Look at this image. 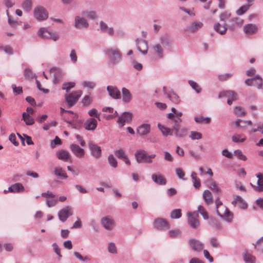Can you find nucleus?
Returning <instances> with one entry per match:
<instances>
[{
	"mask_svg": "<svg viewBox=\"0 0 263 263\" xmlns=\"http://www.w3.org/2000/svg\"><path fill=\"white\" fill-rule=\"evenodd\" d=\"M173 43L167 33L161 35L159 37V42L154 43L151 46L153 54L159 59H162L164 57V49L168 50L172 48Z\"/></svg>",
	"mask_w": 263,
	"mask_h": 263,
	"instance_id": "1",
	"label": "nucleus"
},
{
	"mask_svg": "<svg viewBox=\"0 0 263 263\" xmlns=\"http://www.w3.org/2000/svg\"><path fill=\"white\" fill-rule=\"evenodd\" d=\"M243 23V20L238 17H232L228 23H224L222 25L219 23H216L214 25V29L221 35L225 34L228 30L234 31L240 28Z\"/></svg>",
	"mask_w": 263,
	"mask_h": 263,
	"instance_id": "2",
	"label": "nucleus"
},
{
	"mask_svg": "<svg viewBox=\"0 0 263 263\" xmlns=\"http://www.w3.org/2000/svg\"><path fill=\"white\" fill-rule=\"evenodd\" d=\"M104 53L108 58V64L110 66L118 65L122 59V55L117 47H109L104 50Z\"/></svg>",
	"mask_w": 263,
	"mask_h": 263,
	"instance_id": "3",
	"label": "nucleus"
},
{
	"mask_svg": "<svg viewBox=\"0 0 263 263\" xmlns=\"http://www.w3.org/2000/svg\"><path fill=\"white\" fill-rule=\"evenodd\" d=\"M37 34L40 37L45 40H51L53 41H57L59 39V36L56 32H52L46 27L40 28Z\"/></svg>",
	"mask_w": 263,
	"mask_h": 263,
	"instance_id": "4",
	"label": "nucleus"
},
{
	"mask_svg": "<svg viewBox=\"0 0 263 263\" xmlns=\"http://www.w3.org/2000/svg\"><path fill=\"white\" fill-rule=\"evenodd\" d=\"M82 95V91L81 90L72 91L71 93L66 94L65 99L68 107H71L74 105Z\"/></svg>",
	"mask_w": 263,
	"mask_h": 263,
	"instance_id": "5",
	"label": "nucleus"
},
{
	"mask_svg": "<svg viewBox=\"0 0 263 263\" xmlns=\"http://www.w3.org/2000/svg\"><path fill=\"white\" fill-rule=\"evenodd\" d=\"M187 223L189 226L194 230H197L200 226V221L198 219L199 215L198 212H188Z\"/></svg>",
	"mask_w": 263,
	"mask_h": 263,
	"instance_id": "6",
	"label": "nucleus"
},
{
	"mask_svg": "<svg viewBox=\"0 0 263 263\" xmlns=\"http://www.w3.org/2000/svg\"><path fill=\"white\" fill-rule=\"evenodd\" d=\"M89 24L86 18L81 15H76L74 17V27L79 30L87 29Z\"/></svg>",
	"mask_w": 263,
	"mask_h": 263,
	"instance_id": "7",
	"label": "nucleus"
},
{
	"mask_svg": "<svg viewBox=\"0 0 263 263\" xmlns=\"http://www.w3.org/2000/svg\"><path fill=\"white\" fill-rule=\"evenodd\" d=\"M34 16L38 21H43L47 19L48 13L43 6H37L34 9Z\"/></svg>",
	"mask_w": 263,
	"mask_h": 263,
	"instance_id": "8",
	"label": "nucleus"
},
{
	"mask_svg": "<svg viewBox=\"0 0 263 263\" xmlns=\"http://www.w3.org/2000/svg\"><path fill=\"white\" fill-rule=\"evenodd\" d=\"M190 248L195 252H201L204 248V243L196 238H191L188 240Z\"/></svg>",
	"mask_w": 263,
	"mask_h": 263,
	"instance_id": "9",
	"label": "nucleus"
},
{
	"mask_svg": "<svg viewBox=\"0 0 263 263\" xmlns=\"http://www.w3.org/2000/svg\"><path fill=\"white\" fill-rule=\"evenodd\" d=\"M72 214L73 210L72 208L70 206H66L59 211L58 217L62 222H64Z\"/></svg>",
	"mask_w": 263,
	"mask_h": 263,
	"instance_id": "10",
	"label": "nucleus"
},
{
	"mask_svg": "<svg viewBox=\"0 0 263 263\" xmlns=\"http://www.w3.org/2000/svg\"><path fill=\"white\" fill-rule=\"evenodd\" d=\"M91 155L96 159H99L102 156V149L98 145L89 142L88 144Z\"/></svg>",
	"mask_w": 263,
	"mask_h": 263,
	"instance_id": "11",
	"label": "nucleus"
},
{
	"mask_svg": "<svg viewBox=\"0 0 263 263\" xmlns=\"http://www.w3.org/2000/svg\"><path fill=\"white\" fill-rule=\"evenodd\" d=\"M101 223L104 228L108 231L112 230L115 227V221L110 216L103 217L101 220Z\"/></svg>",
	"mask_w": 263,
	"mask_h": 263,
	"instance_id": "12",
	"label": "nucleus"
},
{
	"mask_svg": "<svg viewBox=\"0 0 263 263\" xmlns=\"http://www.w3.org/2000/svg\"><path fill=\"white\" fill-rule=\"evenodd\" d=\"M137 49L142 54L145 55L147 53L148 43L147 41L143 39H137L136 40Z\"/></svg>",
	"mask_w": 263,
	"mask_h": 263,
	"instance_id": "13",
	"label": "nucleus"
},
{
	"mask_svg": "<svg viewBox=\"0 0 263 263\" xmlns=\"http://www.w3.org/2000/svg\"><path fill=\"white\" fill-rule=\"evenodd\" d=\"M133 115L130 112H124L118 119L117 122L119 127H122L126 122H130L132 120Z\"/></svg>",
	"mask_w": 263,
	"mask_h": 263,
	"instance_id": "14",
	"label": "nucleus"
},
{
	"mask_svg": "<svg viewBox=\"0 0 263 263\" xmlns=\"http://www.w3.org/2000/svg\"><path fill=\"white\" fill-rule=\"evenodd\" d=\"M155 229L163 230L169 229L170 226L167 220L162 218H158L155 220L153 223Z\"/></svg>",
	"mask_w": 263,
	"mask_h": 263,
	"instance_id": "15",
	"label": "nucleus"
},
{
	"mask_svg": "<svg viewBox=\"0 0 263 263\" xmlns=\"http://www.w3.org/2000/svg\"><path fill=\"white\" fill-rule=\"evenodd\" d=\"M222 210L223 213L221 211H217V215L225 221L228 222H231L233 217V214L226 206H222Z\"/></svg>",
	"mask_w": 263,
	"mask_h": 263,
	"instance_id": "16",
	"label": "nucleus"
},
{
	"mask_svg": "<svg viewBox=\"0 0 263 263\" xmlns=\"http://www.w3.org/2000/svg\"><path fill=\"white\" fill-rule=\"evenodd\" d=\"M187 134V129L185 127H180V125L173 126V135L179 138H183Z\"/></svg>",
	"mask_w": 263,
	"mask_h": 263,
	"instance_id": "17",
	"label": "nucleus"
},
{
	"mask_svg": "<svg viewBox=\"0 0 263 263\" xmlns=\"http://www.w3.org/2000/svg\"><path fill=\"white\" fill-rule=\"evenodd\" d=\"M109 95L114 99H119L121 98V92L116 86H108L106 88Z\"/></svg>",
	"mask_w": 263,
	"mask_h": 263,
	"instance_id": "18",
	"label": "nucleus"
},
{
	"mask_svg": "<svg viewBox=\"0 0 263 263\" xmlns=\"http://www.w3.org/2000/svg\"><path fill=\"white\" fill-rule=\"evenodd\" d=\"M98 30L106 33L110 36H113L115 34L114 28L112 27H109L107 24L103 21H101L99 23V29H98Z\"/></svg>",
	"mask_w": 263,
	"mask_h": 263,
	"instance_id": "19",
	"label": "nucleus"
},
{
	"mask_svg": "<svg viewBox=\"0 0 263 263\" xmlns=\"http://www.w3.org/2000/svg\"><path fill=\"white\" fill-rule=\"evenodd\" d=\"M256 177L258 178L257 182V185L252 184L250 183V185L252 187L253 190L257 192H263V175L261 173H258L256 175Z\"/></svg>",
	"mask_w": 263,
	"mask_h": 263,
	"instance_id": "20",
	"label": "nucleus"
},
{
	"mask_svg": "<svg viewBox=\"0 0 263 263\" xmlns=\"http://www.w3.org/2000/svg\"><path fill=\"white\" fill-rule=\"evenodd\" d=\"M98 122L94 118L87 119L84 123V127L87 130H94L97 126Z\"/></svg>",
	"mask_w": 263,
	"mask_h": 263,
	"instance_id": "21",
	"label": "nucleus"
},
{
	"mask_svg": "<svg viewBox=\"0 0 263 263\" xmlns=\"http://www.w3.org/2000/svg\"><path fill=\"white\" fill-rule=\"evenodd\" d=\"M137 133L140 136H144L149 133L151 131V125L149 124H142L137 128Z\"/></svg>",
	"mask_w": 263,
	"mask_h": 263,
	"instance_id": "22",
	"label": "nucleus"
},
{
	"mask_svg": "<svg viewBox=\"0 0 263 263\" xmlns=\"http://www.w3.org/2000/svg\"><path fill=\"white\" fill-rule=\"evenodd\" d=\"M152 179L155 183L158 185H164L166 183V179L160 173L152 174Z\"/></svg>",
	"mask_w": 263,
	"mask_h": 263,
	"instance_id": "23",
	"label": "nucleus"
},
{
	"mask_svg": "<svg viewBox=\"0 0 263 263\" xmlns=\"http://www.w3.org/2000/svg\"><path fill=\"white\" fill-rule=\"evenodd\" d=\"M147 155V152L144 149H138L135 153L136 161L138 163H143Z\"/></svg>",
	"mask_w": 263,
	"mask_h": 263,
	"instance_id": "24",
	"label": "nucleus"
},
{
	"mask_svg": "<svg viewBox=\"0 0 263 263\" xmlns=\"http://www.w3.org/2000/svg\"><path fill=\"white\" fill-rule=\"evenodd\" d=\"M51 72L54 73L53 83L57 84L60 82L63 77V73L61 70L57 68H53L51 69Z\"/></svg>",
	"mask_w": 263,
	"mask_h": 263,
	"instance_id": "25",
	"label": "nucleus"
},
{
	"mask_svg": "<svg viewBox=\"0 0 263 263\" xmlns=\"http://www.w3.org/2000/svg\"><path fill=\"white\" fill-rule=\"evenodd\" d=\"M70 149L77 157L81 158L84 155V150L76 144L70 145Z\"/></svg>",
	"mask_w": 263,
	"mask_h": 263,
	"instance_id": "26",
	"label": "nucleus"
},
{
	"mask_svg": "<svg viewBox=\"0 0 263 263\" xmlns=\"http://www.w3.org/2000/svg\"><path fill=\"white\" fill-rule=\"evenodd\" d=\"M203 23L201 22H194L191 24V25L186 27L185 30L186 31L194 32L203 27Z\"/></svg>",
	"mask_w": 263,
	"mask_h": 263,
	"instance_id": "27",
	"label": "nucleus"
},
{
	"mask_svg": "<svg viewBox=\"0 0 263 263\" xmlns=\"http://www.w3.org/2000/svg\"><path fill=\"white\" fill-rule=\"evenodd\" d=\"M232 204L235 206L237 205L239 208L243 210L248 207L247 203L240 196H236L235 199L232 202Z\"/></svg>",
	"mask_w": 263,
	"mask_h": 263,
	"instance_id": "28",
	"label": "nucleus"
},
{
	"mask_svg": "<svg viewBox=\"0 0 263 263\" xmlns=\"http://www.w3.org/2000/svg\"><path fill=\"white\" fill-rule=\"evenodd\" d=\"M227 97L228 99L230 97H232L233 99H237V93L232 90H224L219 92L218 98V99H221Z\"/></svg>",
	"mask_w": 263,
	"mask_h": 263,
	"instance_id": "29",
	"label": "nucleus"
},
{
	"mask_svg": "<svg viewBox=\"0 0 263 263\" xmlns=\"http://www.w3.org/2000/svg\"><path fill=\"white\" fill-rule=\"evenodd\" d=\"M207 185L214 193L219 194L221 192V190L217 186L215 181L212 178L207 180Z\"/></svg>",
	"mask_w": 263,
	"mask_h": 263,
	"instance_id": "30",
	"label": "nucleus"
},
{
	"mask_svg": "<svg viewBox=\"0 0 263 263\" xmlns=\"http://www.w3.org/2000/svg\"><path fill=\"white\" fill-rule=\"evenodd\" d=\"M157 126L164 136L173 135V126L172 128H170L161 124L160 123H158Z\"/></svg>",
	"mask_w": 263,
	"mask_h": 263,
	"instance_id": "31",
	"label": "nucleus"
},
{
	"mask_svg": "<svg viewBox=\"0 0 263 263\" xmlns=\"http://www.w3.org/2000/svg\"><path fill=\"white\" fill-rule=\"evenodd\" d=\"M122 101L125 103H128L132 99V95L129 90L125 87L122 88Z\"/></svg>",
	"mask_w": 263,
	"mask_h": 263,
	"instance_id": "32",
	"label": "nucleus"
},
{
	"mask_svg": "<svg viewBox=\"0 0 263 263\" xmlns=\"http://www.w3.org/2000/svg\"><path fill=\"white\" fill-rule=\"evenodd\" d=\"M257 30V27L255 24H248L243 26V31L247 35H252Z\"/></svg>",
	"mask_w": 263,
	"mask_h": 263,
	"instance_id": "33",
	"label": "nucleus"
},
{
	"mask_svg": "<svg viewBox=\"0 0 263 263\" xmlns=\"http://www.w3.org/2000/svg\"><path fill=\"white\" fill-rule=\"evenodd\" d=\"M54 174L60 179H67L68 177L65 171L61 167H55Z\"/></svg>",
	"mask_w": 263,
	"mask_h": 263,
	"instance_id": "34",
	"label": "nucleus"
},
{
	"mask_svg": "<svg viewBox=\"0 0 263 263\" xmlns=\"http://www.w3.org/2000/svg\"><path fill=\"white\" fill-rule=\"evenodd\" d=\"M10 192L20 193L24 191V187L21 183H16L9 187Z\"/></svg>",
	"mask_w": 263,
	"mask_h": 263,
	"instance_id": "35",
	"label": "nucleus"
},
{
	"mask_svg": "<svg viewBox=\"0 0 263 263\" xmlns=\"http://www.w3.org/2000/svg\"><path fill=\"white\" fill-rule=\"evenodd\" d=\"M56 155L59 159L65 161H68L70 157L69 153L67 151L63 149L58 151Z\"/></svg>",
	"mask_w": 263,
	"mask_h": 263,
	"instance_id": "36",
	"label": "nucleus"
},
{
	"mask_svg": "<svg viewBox=\"0 0 263 263\" xmlns=\"http://www.w3.org/2000/svg\"><path fill=\"white\" fill-rule=\"evenodd\" d=\"M203 198L207 204H211L213 202V196L211 192L208 190L204 191L203 193Z\"/></svg>",
	"mask_w": 263,
	"mask_h": 263,
	"instance_id": "37",
	"label": "nucleus"
},
{
	"mask_svg": "<svg viewBox=\"0 0 263 263\" xmlns=\"http://www.w3.org/2000/svg\"><path fill=\"white\" fill-rule=\"evenodd\" d=\"M167 97L175 104H178L180 102L179 97L174 91H170L168 92Z\"/></svg>",
	"mask_w": 263,
	"mask_h": 263,
	"instance_id": "38",
	"label": "nucleus"
},
{
	"mask_svg": "<svg viewBox=\"0 0 263 263\" xmlns=\"http://www.w3.org/2000/svg\"><path fill=\"white\" fill-rule=\"evenodd\" d=\"M82 15H86L89 19L95 20L98 18V15L95 11L83 10L81 12Z\"/></svg>",
	"mask_w": 263,
	"mask_h": 263,
	"instance_id": "39",
	"label": "nucleus"
},
{
	"mask_svg": "<svg viewBox=\"0 0 263 263\" xmlns=\"http://www.w3.org/2000/svg\"><path fill=\"white\" fill-rule=\"evenodd\" d=\"M231 13L228 11H226L221 13L219 16L220 21L222 22L221 25H222L224 23H228L229 20L231 18Z\"/></svg>",
	"mask_w": 263,
	"mask_h": 263,
	"instance_id": "40",
	"label": "nucleus"
},
{
	"mask_svg": "<svg viewBox=\"0 0 263 263\" xmlns=\"http://www.w3.org/2000/svg\"><path fill=\"white\" fill-rule=\"evenodd\" d=\"M22 117L23 120L27 125H32L34 124V121L31 116L29 115V114L24 112L22 114Z\"/></svg>",
	"mask_w": 263,
	"mask_h": 263,
	"instance_id": "41",
	"label": "nucleus"
},
{
	"mask_svg": "<svg viewBox=\"0 0 263 263\" xmlns=\"http://www.w3.org/2000/svg\"><path fill=\"white\" fill-rule=\"evenodd\" d=\"M130 64L134 69L137 71H141L143 69V65L139 63L134 57L130 58Z\"/></svg>",
	"mask_w": 263,
	"mask_h": 263,
	"instance_id": "42",
	"label": "nucleus"
},
{
	"mask_svg": "<svg viewBox=\"0 0 263 263\" xmlns=\"http://www.w3.org/2000/svg\"><path fill=\"white\" fill-rule=\"evenodd\" d=\"M191 178L193 180V185L196 189H199L201 186L200 180L197 177V174L193 172L191 174Z\"/></svg>",
	"mask_w": 263,
	"mask_h": 263,
	"instance_id": "43",
	"label": "nucleus"
},
{
	"mask_svg": "<svg viewBox=\"0 0 263 263\" xmlns=\"http://www.w3.org/2000/svg\"><path fill=\"white\" fill-rule=\"evenodd\" d=\"M194 120L198 123H204L205 124H209L211 122V118L204 117L203 116L195 117Z\"/></svg>",
	"mask_w": 263,
	"mask_h": 263,
	"instance_id": "44",
	"label": "nucleus"
},
{
	"mask_svg": "<svg viewBox=\"0 0 263 263\" xmlns=\"http://www.w3.org/2000/svg\"><path fill=\"white\" fill-rule=\"evenodd\" d=\"M198 212V214L200 213L201 215L203 217V219L205 220H207L209 219V214L208 212L205 210L204 207L202 205H199L198 206V210L196 211Z\"/></svg>",
	"mask_w": 263,
	"mask_h": 263,
	"instance_id": "45",
	"label": "nucleus"
},
{
	"mask_svg": "<svg viewBox=\"0 0 263 263\" xmlns=\"http://www.w3.org/2000/svg\"><path fill=\"white\" fill-rule=\"evenodd\" d=\"M182 116V112H179L177 114V116H175V117H174L173 119H170L171 120H172L174 123V124L173 126H176V125L177 126H179L180 123H181L182 121L181 117Z\"/></svg>",
	"mask_w": 263,
	"mask_h": 263,
	"instance_id": "46",
	"label": "nucleus"
},
{
	"mask_svg": "<svg viewBox=\"0 0 263 263\" xmlns=\"http://www.w3.org/2000/svg\"><path fill=\"white\" fill-rule=\"evenodd\" d=\"M73 255L77 258L83 262H87L90 260V258L88 256H83L78 252H74Z\"/></svg>",
	"mask_w": 263,
	"mask_h": 263,
	"instance_id": "47",
	"label": "nucleus"
},
{
	"mask_svg": "<svg viewBox=\"0 0 263 263\" xmlns=\"http://www.w3.org/2000/svg\"><path fill=\"white\" fill-rule=\"evenodd\" d=\"M253 80H255L252 83V86L257 87L258 88H261L262 86V80L259 76H256L255 77L253 78Z\"/></svg>",
	"mask_w": 263,
	"mask_h": 263,
	"instance_id": "48",
	"label": "nucleus"
},
{
	"mask_svg": "<svg viewBox=\"0 0 263 263\" xmlns=\"http://www.w3.org/2000/svg\"><path fill=\"white\" fill-rule=\"evenodd\" d=\"M108 162L110 165L114 168H116L118 166L117 160L112 154H110L108 156Z\"/></svg>",
	"mask_w": 263,
	"mask_h": 263,
	"instance_id": "49",
	"label": "nucleus"
},
{
	"mask_svg": "<svg viewBox=\"0 0 263 263\" xmlns=\"http://www.w3.org/2000/svg\"><path fill=\"white\" fill-rule=\"evenodd\" d=\"M22 8L24 11L29 12L32 8L31 0H25L22 4Z\"/></svg>",
	"mask_w": 263,
	"mask_h": 263,
	"instance_id": "50",
	"label": "nucleus"
},
{
	"mask_svg": "<svg viewBox=\"0 0 263 263\" xmlns=\"http://www.w3.org/2000/svg\"><path fill=\"white\" fill-rule=\"evenodd\" d=\"M24 76L27 79H32L35 77L34 73L30 68H25L24 71Z\"/></svg>",
	"mask_w": 263,
	"mask_h": 263,
	"instance_id": "51",
	"label": "nucleus"
},
{
	"mask_svg": "<svg viewBox=\"0 0 263 263\" xmlns=\"http://www.w3.org/2000/svg\"><path fill=\"white\" fill-rule=\"evenodd\" d=\"M244 261L246 263H255V258L250 254L246 253L243 256Z\"/></svg>",
	"mask_w": 263,
	"mask_h": 263,
	"instance_id": "52",
	"label": "nucleus"
},
{
	"mask_svg": "<svg viewBox=\"0 0 263 263\" xmlns=\"http://www.w3.org/2000/svg\"><path fill=\"white\" fill-rule=\"evenodd\" d=\"M209 222L211 226L217 229H221V224L216 218L214 217H211Z\"/></svg>",
	"mask_w": 263,
	"mask_h": 263,
	"instance_id": "53",
	"label": "nucleus"
},
{
	"mask_svg": "<svg viewBox=\"0 0 263 263\" xmlns=\"http://www.w3.org/2000/svg\"><path fill=\"white\" fill-rule=\"evenodd\" d=\"M181 210L180 209L173 210L171 213V217L172 219H178L181 217Z\"/></svg>",
	"mask_w": 263,
	"mask_h": 263,
	"instance_id": "54",
	"label": "nucleus"
},
{
	"mask_svg": "<svg viewBox=\"0 0 263 263\" xmlns=\"http://www.w3.org/2000/svg\"><path fill=\"white\" fill-rule=\"evenodd\" d=\"M188 83L191 87L194 89L197 93H200L201 91V88L199 85L195 81L192 80H189Z\"/></svg>",
	"mask_w": 263,
	"mask_h": 263,
	"instance_id": "55",
	"label": "nucleus"
},
{
	"mask_svg": "<svg viewBox=\"0 0 263 263\" xmlns=\"http://www.w3.org/2000/svg\"><path fill=\"white\" fill-rule=\"evenodd\" d=\"M250 5H244L240 7L236 11V13L238 15H241L246 13L249 9Z\"/></svg>",
	"mask_w": 263,
	"mask_h": 263,
	"instance_id": "56",
	"label": "nucleus"
},
{
	"mask_svg": "<svg viewBox=\"0 0 263 263\" xmlns=\"http://www.w3.org/2000/svg\"><path fill=\"white\" fill-rule=\"evenodd\" d=\"M254 247L258 251L263 253V236L256 242Z\"/></svg>",
	"mask_w": 263,
	"mask_h": 263,
	"instance_id": "57",
	"label": "nucleus"
},
{
	"mask_svg": "<svg viewBox=\"0 0 263 263\" xmlns=\"http://www.w3.org/2000/svg\"><path fill=\"white\" fill-rule=\"evenodd\" d=\"M232 141L235 143L243 142L246 139V137H242L241 135H234L232 138Z\"/></svg>",
	"mask_w": 263,
	"mask_h": 263,
	"instance_id": "58",
	"label": "nucleus"
},
{
	"mask_svg": "<svg viewBox=\"0 0 263 263\" xmlns=\"http://www.w3.org/2000/svg\"><path fill=\"white\" fill-rule=\"evenodd\" d=\"M234 112L237 116H244L246 115L245 110L239 106L235 107L234 109Z\"/></svg>",
	"mask_w": 263,
	"mask_h": 263,
	"instance_id": "59",
	"label": "nucleus"
},
{
	"mask_svg": "<svg viewBox=\"0 0 263 263\" xmlns=\"http://www.w3.org/2000/svg\"><path fill=\"white\" fill-rule=\"evenodd\" d=\"M189 137L192 140H199L202 138V134L198 132L192 131L191 132Z\"/></svg>",
	"mask_w": 263,
	"mask_h": 263,
	"instance_id": "60",
	"label": "nucleus"
},
{
	"mask_svg": "<svg viewBox=\"0 0 263 263\" xmlns=\"http://www.w3.org/2000/svg\"><path fill=\"white\" fill-rule=\"evenodd\" d=\"M114 153L116 157L121 159H123L127 156L124 150L121 148L115 151Z\"/></svg>",
	"mask_w": 263,
	"mask_h": 263,
	"instance_id": "61",
	"label": "nucleus"
},
{
	"mask_svg": "<svg viewBox=\"0 0 263 263\" xmlns=\"http://www.w3.org/2000/svg\"><path fill=\"white\" fill-rule=\"evenodd\" d=\"M75 86L74 82H70L65 83L63 84L62 89L65 90L66 92H68L69 90Z\"/></svg>",
	"mask_w": 263,
	"mask_h": 263,
	"instance_id": "62",
	"label": "nucleus"
},
{
	"mask_svg": "<svg viewBox=\"0 0 263 263\" xmlns=\"http://www.w3.org/2000/svg\"><path fill=\"white\" fill-rule=\"evenodd\" d=\"M66 122L68 124L69 126H70L72 128L79 129L81 127V123L78 122H72L70 121H68V119L66 121Z\"/></svg>",
	"mask_w": 263,
	"mask_h": 263,
	"instance_id": "63",
	"label": "nucleus"
},
{
	"mask_svg": "<svg viewBox=\"0 0 263 263\" xmlns=\"http://www.w3.org/2000/svg\"><path fill=\"white\" fill-rule=\"evenodd\" d=\"M169 235L172 238H176L180 236L181 232L178 229L172 230L169 231Z\"/></svg>",
	"mask_w": 263,
	"mask_h": 263,
	"instance_id": "64",
	"label": "nucleus"
}]
</instances>
